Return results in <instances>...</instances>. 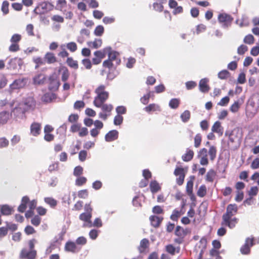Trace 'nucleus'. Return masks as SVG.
Masks as SVG:
<instances>
[{"label":"nucleus","mask_w":259,"mask_h":259,"mask_svg":"<svg viewBox=\"0 0 259 259\" xmlns=\"http://www.w3.org/2000/svg\"><path fill=\"white\" fill-rule=\"evenodd\" d=\"M27 204L28 205L29 209L33 211L36 206L37 201L36 200L30 201L28 196H24L22 198L21 203L18 208V210L20 212H24L27 208Z\"/></svg>","instance_id":"nucleus-1"},{"label":"nucleus","mask_w":259,"mask_h":259,"mask_svg":"<svg viewBox=\"0 0 259 259\" xmlns=\"http://www.w3.org/2000/svg\"><path fill=\"white\" fill-rule=\"evenodd\" d=\"M20 103L26 112L30 110H33L36 105V102L32 97H28L24 98Z\"/></svg>","instance_id":"nucleus-2"},{"label":"nucleus","mask_w":259,"mask_h":259,"mask_svg":"<svg viewBox=\"0 0 259 259\" xmlns=\"http://www.w3.org/2000/svg\"><path fill=\"white\" fill-rule=\"evenodd\" d=\"M238 222V219L236 217L228 216L227 218L225 215H223L221 225L223 226L228 227L230 229H233L236 226Z\"/></svg>","instance_id":"nucleus-3"},{"label":"nucleus","mask_w":259,"mask_h":259,"mask_svg":"<svg viewBox=\"0 0 259 259\" xmlns=\"http://www.w3.org/2000/svg\"><path fill=\"white\" fill-rule=\"evenodd\" d=\"M218 21L222 24L224 28H227L230 26L233 20V17L226 13H221L218 16Z\"/></svg>","instance_id":"nucleus-4"},{"label":"nucleus","mask_w":259,"mask_h":259,"mask_svg":"<svg viewBox=\"0 0 259 259\" xmlns=\"http://www.w3.org/2000/svg\"><path fill=\"white\" fill-rule=\"evenodd\" d=\"M54 5L50 2H44L40 3L35 8V10L37 11L38 14H45L54 9Z\"/></svg>","instance_id":"nucleus-5"},{"label":"nucleus","mask_w":259,"mask_h":259,"mask_svg":"<svg viewBox=\"0 0 259 259\" xmlns=\"http://www.w3.org/2000/svg\"><path fill=\"white\" fill-rule=\"evenodd\" d=\"M254 238L248 237L246 239L245 243L240 248L242 254H248L250 252V247L254 245Z\"/></svg>","instance_id":"nucleus-6"},{"label":"nucleus","mask_w":259,"mask_h":259,"mask_svg":"<svg viewBox=\"0 0 259 259\" xmlns=\"http://www.w3.org/2000/svg\"><path fill=\"white\" fill-rule=\"evenodd\" d=\"M65 250L68 252H71L72 253H76L79 252L81 247L78 246L76 242L69 241H67L65 245Z\"/></svg>","instance_id":"nucleus-7"},{"label":"nucleus","mask_w":259,"mask_h":259,"mask_svg":"<svg viewBox=\"0 0 259 259\" xmlns=\"http://www.w3.org/2000/svg\"><path fill=\"white\" fill-rule=\"evenodd\" d=\"M37 256V251L36 250H29L27 251L26 249L23 248L20 253L21 258L32 259L36 258Z\"/></svg>","instance_id":"nucleus-8"},{"label":"nucleus","mask_w":259,"mask_h":259,"mask_svg":"<svg viewBox=\"0 0 259 259\" xmlns=\"http://www.w3.org/2000/svg\"><path fill=\"white\" fill-rule=\"evenodd\" d=\"M96 94V96L94 98L93 104L96 107H100V106L109 98V96L99 93Z\"/></svg>","instance_id":"nucleus-9"},{"label":"nucleus","mask_w":259,"mask_h":259,"mask_svg":"<svg viewBox=\"0 0 259 259\" xmlns=\"http://www.w3.org/2000/svg\"><path fill=\"white\" fill-rule=\"evenodd\" d=\"M26 112L23 108V107L21 106V104L20 103H18L17 106H16L11 111V113L13 114V115L16 118H23L25 117V114Z\"/></svg>","instance_id":"nucleus-10"},{"label":"nucleus","mask_w":259,"mask_h":259,"mask_svg":"<svg viewBox=\"0 0 259 259\" xmlns=\"http://www.w3.org/2000/svg\"><path fill=\"white\" fill-rule=\"evenodd\" d=\"M92 217V214L90 213L88 214L85 212L81 213L79 215V219L85 223L83 225V227H92V222L91 221Z\"/></svg>","instance_id":"nucleus-11"},{"label":"nucleus","mask_w":259,"mask_h":259,"mask_svg":"<svg viewBox=\"0 0 259 259\" xmlns=\"http://www.w3.org/2000/svg\"><path fill=\"white\" fill-rule=\"evenodd\" d=\"M198 156L200 158V163L202 165H207L208 164L207 159V150L206 148H202L198 153Z\"/></svg>","instance_id":"nucleus-12"},{"label":"nucleus","mask_w":259,"mask_h":259,"mask_svg":"<svg viewBox=\"0 0 259 259\" xmlns=\"http://www.w3.org/2000/svg\"><path fill=\"white\" fill-rule=\"evenodd\" d=\"M41 129V125L40 123L33 122L30 127V134L34 137H37L40 135Z\"/></svg>","instance_id":"nucleus-13"},{"label":"nucleus","mask_w":259,"mask_h":259,"mask_svg":"<svg viewBox=\"0 0 259 259\" xmlns=\"http://www.w3.org/2000/svg\"><path fill=\"white\" fill-rule=\"evenodd\" d=\"M239 135V130L238 128H234L229 135V142L232 143L238 142L240 139Z\"/></svg>","instance_id":"nucleus-14"},{"label":"nucleus","mask_w":259,"mask_h":259,"mask_svg":"<svg viewBox=\"0 0 259 259\" xmlns=\"http://www.w3.org/2000/svg\"><path fill=\"white\" fill-rule=\"evenodd\" d=\"M238 206L236 204H229L226 208V212L223 214L225 215L226 217L234 216L238 211Z\"/></svg>","instance_id":"nucleus-15"},{"label":"nucleus","mask_w":259,"mask_h":259,"mask_svg":"<svg viewBox=\"0 0 259 259\" xmlns=\"http://www.w3.org/2000/svg\"><path fill=\"white\" fill-rule=\"evenodd\" d=\"M208 80L207 78L201 79L199 83V90L204 93H207L210 90V87L208 84Z\"/></svg>","instance_id":"nucleus-16"},{"label":"nucleus","mask_w":259,"mask_h":259,"mask_svg":"<svg viewBox=\"0 0 259 259\" xmlns=\"http://www.w3.org/2000/svg\"><path fill=\"white\" fill-rule=\"evenodd\" d=\"M211 131L217 133L219 136H222L224 133V128L221 125V123L219 121H215L211 127Z\"/></svg>","instance_id":"nucleus-17"},{"label":"nucleus","mask_w":259,"mask_h":259,"mask_svg":"<svg viewBox=\"0 0 259 259\" xmlns=\"http://www.w3.org/2000/svg\"><path fill=\"white\" fill-rule=\"evenodd\" d=\"M118 137V132L116 130H112L106 134L105 136V140L107 142H112Z\"/></svg>","instance_id":"nucleus-18"},{"label":"nucleus","mask_w":259,"mask_h":259,"mask_svg":"<svg viewBox=\"0 0 259 259\" xmlns=\"http://www.w3.org/2000/svg\"><path fill=\"white\" fill-rule=\"evenodd\" d=\"M149 241L147 238H144L141 240L140 245L138 246V250L140 253H144L149 248Z\"/></svg>","instance_id":"nucleus-19"},{"label":"nucleus","mask_w":259,"mask_h":259,"mask_svg":"<svg viewBox=\"0 0 259 259\" xmlns=\"http://www.w3.org/2000/svg\"><path fill=\"white\" fill-rule=\"evenodd\" d=\"M10 114L8 111L0 112V125L6 124L10 118Z\"/></svg>","instance_id":"nucleus-20"},{"label":"nucleus","mask_w":259,"mask_h":259,"mask_svg":"<svg viewBox=\"0 0 259 259\" xmlns=\"http://www.w3.org/2000/svg\"><path fill=\"white\" fill-rule=\"evenodd\" d=\"M25 81L24 79H16L11 84V88L13 90L18 89L24 87Z\"/></svg>","instance_id":"nucleus-21"},{"label":"nucleus","mask_w":259,"mask_h":259,"mask_svg":"<svg viewBox=\"0 0 259 259\" xmlns=\"http://www.w3.org/2000/svg\"><path fill=\"white\" fill-rule=\"evenodd\" d=\"M88 47L91 49H97L101 47L102 45V40L100 38H96L94 41L87 42Z\"/></svg>","instance_id":"nucleus-22"},{"label":"nucleus","mask_w":259,"mask_h":259,"mask_svg":"<svg viewBox=\"0 0 259 259\" xmlns=\"http://www.w3.org/2000/svg\"><path fill=\"white\" fill-rule=\"evenodd\" d=\"M188 229H184L181 226H178L175 230V235L180 238H184L188 233Z\"/></svg>","instance_id":"nucleus-23"},{"label":"nucleus","mask_w":259,"mask_h":259,"mask_svg":"<svg viewBox=\"0 0 259 259\" xmlns=\"http://www.w3.org/2000/svg\"><path fill=\"white\" fill-rule=\"evenodd\" d=\"M163 220V218L159 217L156 215H151L150 217V221L152 226L155 228H157L160 226L161 222Z\"/></svg>","instance_id":"nucleus-24"},{"label":"nucleus","mask_w":259,"mask_h":259,"mask_svg":"<svg viewBox=\"0 0 259 259\" xmlns=\"http://www.w3.org/2000/svg\"><path fill=\"white\" fill-rule=\"evenodd\" d=\"M60 83L57 79L50 77L49 78V89L51 91H56L58 90Z\"/></svg>","instance_id":"nucleus-25"},{"label":"nucleus","mask_w":259,"mask_h":259,"mask_svg":"<svg viewBox=\"0 0 259 259\" xmlns=\"http://www.w3.org/2000/svg\"><path fill=\"white\" fill-rule=\"evenodd\" d=\"M108 56V60L113 62V63L114 62H115L116 66H117L120 64V60L117 57V54L116 52L110 51V52H109Z\"/></svg>","instance_id":"nucleus-26"},{"label":"nucleus","mask_w":259,"mask_h":259,"mask_svg":"<svg viewBox=\"0 0 259 259\" xmlns=\"http://www.w3.org/2000/svg\"><path fill=\"white\" fill-rule=\"evenodd\" d=\"M56 98V96L55 94L52 93H47L42 96L41 101L45 103H50Z\"/></svg>","instance_id":"nucleus-27"},{"label":"nucleus","mask_w":259,"mask_h":259,"mask_svg":"<svg viewBox=\"0 0 259 259\" xmlns=\"http://www.w3.org/2000/svg\"><path fill=\"white\" fill-rule=\"evenodd\" d=\"M183 207L184 205H182V208L180 210L175 209L172 211V214L170 217L171 220L174 221H177L179 218L184 213V211L183 210Z\"/></svg>","instance_id":"nucleus-28"},{"label":"nucleus","mask_w":259,"mask_h":259,"mask_svg":"<svg viewBox=\"0 0 259 259\" xmlns=\"http://www.w3.org/2000/svg\"><path fill=\"white\" fill-rule=\"evenodd\" d=\"M1 213L4 215H9L14 212L13 208L8 205H3L1 207Z\"/></svg>","instance_id":"nucleus-29"},{"label":"nucleus","mask_w":259,"mask_h":259,"mask_svg":"<svg viewBox=\"0 0 259 259\" xmlns=\"http://www.w3.org/2000/svg\"><path fill=\"white\" fill-rule=\"evenodd\" d=\"M194 153L192 150L187 149L186 153L182 156V160L185 162L191 161L194 157Z\"/></svg>","instance_id":"nucleus-30"},{"label":"nucleus","mask_w":259,"mask_h":259,"mask_svg":"<svg viewBox=\"0 0 259 259\" xmlns=\"http://www.w3.org/2000/svg\"><path fill=\"white\" fill-rule=\"evenodd\" d=\"M45 60L48 64H53L57 62V58L53 53L48 52L46 54Z\"/></svg>","instance_id":"nucleus-31"},{"label":"nucleus","mask_w":259,"mask_h":259,"mask_svg":"<svg viewBox=\"0 0 259 259\" xmlns=\"http://www.w3.org/2000/svg\"><path fill=\"white\" fill-rule=\"evenodd\" d=\"M144 110L148 113H150L151 111H160L161 109L160 106L157 104L153 103L150 104L148 106L145 107L144 108Z\"/></svg>","instance_id":"nucleus-32"},{"label":"nucleus","mask_w":259,"mask_h":259,"mask_svg":"<svg viewBox=\"0 0 259 259\" xmlns=\"http://www.w3.org/2000/svg\"><path fill=\"white\" fill-rule=\"evenodd\" d=\"M150 189L152 193H155L161 190L159 183L155 180L152 181L150 183Z\"/></svg>","instance_id":"nucleus-33"},{"label":"nucleus","mask_w":259,"mask_h":259,"mask_svg":"<svg viewBox=\"0 0 259 259\" xmlns=\"http://www.w3.org/2000/svg\"><path fill=\"white\" fill-rule=\"evenodd\" d=\"M180 247L176 248L172 244H168L165 246L166 251L171 255H175L176 252L179 253L180 252Z\"/></svg>","instance_id":"nucleus-34"},{"label":"nucleus","mask_w":259,"mask_h":259,"mask_svg":"<svg viewBox=\"0 0 259 259\" xmlns=\"http://www.w3.org/2000/svg\"><path fill=\"white\" fill-rule=\"evenodd\" d=\"M217 176L216 172L212 169H209L207 172L205 180L208 182H213Z\"/></svg>","instance_id":"nucleus-35"},{"label":"nucleus","mask_w":259,"mask_h":259,"mask_svg":"<svg viewBox=\"0 0 259 259\" xmlns=\"http://www.w3.org/2000/svg\"><path fill=\"white\" fill-rule=\"evenodd\" d=\"M46 80V77L44 74L40 73L33 78V82L35 84H40L44 83Z\"/></svg>","instance_id":"nucleus-36"},{"label":"nucleus","mask_w":259,"mask_h":259,"mask_svg":"<svg viewBox=\"0 0 259 259\" xmlns=\"http://www.w3.org/2000/svg\"><path fill=\"white\" fill-rule=\"evenodd\" d=\"M67 65L71 68L77 69L78 68V62L72 57H68L66 60Z\"/></svg>","instance_id":"nucleus-37"},{"label":"nucleus","mask_w":259,"mask_h":259,"mask_svg":"<svg viewBox=\"0 0 259 259\" xmlns=\"http://www.w3.org/2000/svg\"><path fill=\"white\" fill-rule=\"evenodd\" d=\"M100 108H101L102 110L107 113L111 114V111L113 109V106L111 104H103Z\"/></svg>","instance_id":"nucleus-38"},{"label":"nucleus","mask_w":259,"mask_h":259,"mask_svg":"<svg viewBox=\"0 0 259 259\" xmlns=\"http://www.w3.org/2000/svg\"><path fill=\"white\" fill-rule=\"evenodd\" d=\"M44 200L47 204L52 208H55L58 204V201L52 197H46Z\"/></svg>","instance_id":"nucleus-39"},{"label":"nucleus","mask_w":259,"mask_h":259,"mask_svg":"<svg viewBox=\"0 0 259 259\" xmlns=\"http://www.w3.org/2000/svg\"><path fill=\"white\" fill-rule=\"evenodd\" d=\"M15 101L13 100L12 102H9L7 99L1 100L0 101V107L3 108L6 106H9L10 108H12L14 106Z\"/></svg>","instance_id":"nucleus-40"},{"label":"nucleus","mask_w":259,"mask_h":259,"mask_svg":"<svg viewBox=\"0 0 259 259\" xmlns=\"http://www.w3.org/2000/svg\"><path fill=\"white\" fill-rule=\"evenodd\" d=\"M96 94H105L109 96V93L106 91V87L105 85L101 84L98 86L95 90Z\"/></svg>","instance_id":"nucleus-41"},{"label":"nucleus","mask_w":259,"mask_h":259,"mask_svg":"<svg viewBox=\"0 0 259 259\" xmlns=\"http://www.w3.org/2000/svg\"><path fill=\"white\" fill-rule=\"evenodd\" d=\"M107 49L110 50V48H105L103 50L95 51L94 53V55H95V57H97L102 60V59L105 57L106 51Z\"/></svg>","instance_id":"nucleus-42"},{"label":"nucleus","mask_w":259,"mask_h":259,"mask_svg":"<svg viewBox=\"0 0 259 259\" xmlns=\"http://www.w3.org/2000/svg\"><path fill=\"white\" fill-rule=\"evenodd\" d=\"M207 153H208L210 159L211 161L214 160V159L216 157L217 155V149L216 148L213 146H211L210 147L208 152L207 151Z\"/></svg>","instance_id":"nucleus-43"},{"label":"nucleus","mask_w":259,"mask_h":259,"mask_svg":"<svg viewBox=\"0 0 259 259\" xmlns=\"http://www.w3.org/2000/svg\"><path fill=\"white\" fill-rule=\"evenodd\" d=\"M77 178L75 180V184L77 186H81L84 185L87 181V179L84 177H77Z\"/></svg>","instance_id":"nucleus-44"},{"label":"nucleus","mask_w":259,"mask_h":259,"mask_svg":"<svg viewBox=\"0 0 259 259\" xmlns=\"http://www.w3.org/2000/svg\"><path fill=\"white\" fill-rule=\"evenodd\" d=\"M180 103V101L179 99L174 98L170 100L169 102V106L172 109L177 108Z\"/></svg>","instance_id":"nucleus-45"},{"label":"nucleus","mask_w":259,"mask_h":259,"mask_svg":"<svg viewBox=\"0 0 259 259\" xmlns=\"http://www.w3.org/2000/svg\"><path fill=\"white\" fill-rule=\"evenodd\" d=\"M62 73L61 76V79L63 81L66 82L69 76V72L68 69L66 67H63L62 68Z\"/></svg>","instance_id":"nucleus-46"},{"label":"nucleus","mask_w":259,"mask_h":259,"mask_svg":"<svg viewBox=\"0 0 259 259\" xmlns=\"http://www.w3.org/2000/svg\"><path fill=\"white\" fill-rule=\"evenodd\" d=\"M67 6L66 0H58L57 2L56 9L62 11V9Z\"/></svg>","instance_id":"nucleus-47"},{"label":"nucleus","mask_w":259,"mask_h":259,"mask_svg":"<svg viewBox=\"0 0 259 259\" xmlns=\"http://www.w3.org/2000/svg\"><path fill=\"white\" fill-rule=\"evenodd\" d=\"M206 192L207 189L205 185H202L199 187V189L198 190L197 194L199 197H203L206 195Z\"/></svg>","instance_id":"nucleus-48"},{"label":"nucleus","mask_w":259,"mask_h":259,"mask_svg":"<svg viewBox=\"0 0 259 259\" xmlns=\"http://www.w3.org/2000/svg\"><path fill=\"white\" fill-rule=\"evenodd\" d=\"M190 112L189 110H185L181 115V118L184 122H187L190 118Z\"/></svg>","instance_id":"nucleus-49"},{"label":"nucleus","mask_w":259,"mask_h":259,"mask_svg":"<svg viewBox=\"0 0 259 259\" xmlns=\"http://www.w3.org/2000/svg\"><path fill=\"white\" fill-rule=\"evenodd\" d=\"M230 74L227 70H223L218 73V77L221 79H226L230 77Z\"/></svg>","instance_id":"nucleus-50"},{"label":"nucleus","mask_w":259,"mask_h":259,"mask_svg":"<svg viewBox=\"0 0 259 259\" xmlns=\"http://www.w3.org/2000/svg\"><path fill=\"white\" fill-rule=\"evenodd\" d=\"M9 3L7 1H5L3 2L1 10L4 14H8L9 12Z\"/></svg>","instance_id":"nucleus-51"},{"label":"nucleus","mask_w":259,"mask_h":259,"mask_svg":"<svg viewBox=\"0 0 259 259\" xmlns=\"http://www.w3.org/2000/svg\"><path fill=\"white\" fill-rule=\"evenodd\" d=\"M33 61L35 64V69L38 68L40 66L43 65L45 64L44 60L41 57L34 58H33Z\"/></svg>","instance_id":"nucleus-52"},{"label":"nucleus","mask_w":259,"mask_h":259,"mask_svg":"<svg viewBox=\"0 0 259 259\" xmlns=\"http://www.w3.org/2000/svg\"><path fill=\"white\" fill-rule=\"evenodd\" d=\"M243 42L248 45H252L254 42V38L252 34H248L244 37Z\"/></svg>","instance_id":"nucleus-53"},{"label":"nucleus","mask_w":259,"mask_h":259,"mask_svg":"<svg viewBox=\"0 0 259 259\" xmlns=\"http://www.w3.org/2000/svg\"><path fill=\"white\" fill-rule=\"evenodd\" d=\"M81 127V124L79 123H75L71 125L70 128V131L71 133H74L78 132Z\"/></svg>","instance_id":"nucleus-54"},{"label":"nucleus","mask_w":259,"mask_h":259,"mask_svg":"<svg viewBox=\"0 0 259 259\" xmlns=\"http://www.w3.org/2000/svg\"><path fill=\"white\" fill-rule=\"evenodd\" d=\"M21 39V35L19 34L16 33L12 36L10 41L11 43L19 44Z\"/></svg>","instance_id":"nucleus-55"},{"label":"nucleus","mask_w":259,"mask_h":259,"mask_svg":"<svg viewBox=\"0 0 259 259\" xmlns=\"http://www.w3.org/2000/svg\"><path fill=\"white\" fill-rule=\"evenodd\" d=\"M103 66L104 67L108 68V69H111L113 68H115L117 66H116L115 64H114L113 62L107 59L103 62Z\"/></svg>","instance_id":"nucleus-56"},{"label":"nucleus","mask_w":259,"mask_h":259,"mask_svg":"<svg viewBox=\"0 0 259 259\" xmlns=\"http://www.w3.org/2000/svg\"><path fill=\"white\" fill-rule=\"evenodd\" d=\"M66 47L71 52H75L77 49V46L75 42H70L66 44Z\"/></svg>","instance_id":"nucleus-57"},{"label":"nucleus","mask_w":259,"mask_h":259,"mask_svg":"<svg viewBox=\"0 0 259 259\" xmlns=\"http://www.w3.org/2000/svg\"><path fill=\"white\" fill-rule=\"evenodd\" d=\"M79 119V116L77 114H70L68 118V121L72 123H77V121Z\"/></svg>","instance_id":"nucleus-58"},{"label":"nucleus","mask_w":259,"mask_h":259,"mask_svg":"<svg viewBox=\"0 0 259 259\" xmlns=\"http://www.w3.org/2000/svg\"><path fill=\"white\" fill-rule=\"evenodd\" d=\"M194 177H193L192 180L188 181L187 183L186 189L187 193L189 194L192 193L193 186V180Z\"/></svg>","instance_id":"nucleus-59"},{"label":"nucleus","mask_w":259,"mask_h":259,"mask_svg":"<svg viewBox=\"0 0 259 259\" xmlns=\"http://www.w3.org/2000/svg\"><path fill=\"white\" fill-rule=\"evenodd\" d=\"M83 169L81 166H76L73 170V175L75 177L80 176L83 174Z\"/></svg>","instance_id":"nucleus-60"},{"label":"nucleus","mask_w":259,"mask_h":259,"mask_svg":"<svg viewBox=\"0 0 259 259\" xmlns=\"http://www.w3.org/2000/svg\"><path fill=\"white\" fill-rule=\"evenodd\" d=\"M202 141V137L200 134H197L194 137V146L198 148L200 146Z\"/></svg>","instance_id":"nucleus-61"},{"label":"nucleus","mask_w":259,"mask_h":259,"mask_svg":"<svg viewBox=\"0 0 259 259\" xmlns=\"http://www.w3.org/2000/svg\"><path fill=\"white\" fill-rule=\"evenodd\" d=\"M104 31V28L102 25L97 26L95 30L94 34L96 36H101Z\"/></svg>","instance_id":"nucleus-62"},{"label":"nucleus","mask_w":259,"mask_h":259,"mask_svg":"<svg viewBox=\"0 0 259 259\" xmlns=\"http://www.w3.org/2000/svg\"><path fill=\"white\" fill-rule=\"evenodd\" d=\"M31 223L34 226H38L41 223V218L38 215H35L31 219Z\"/></svg>","instance_id":"nucleus-63"},{"label":"nucleus","mask_w":259,"mask_h":259,"mask_svg":"<svg viewBox=\"0 0 259 259\" xmlns=\"http://www.w3.org/2000/svg\"><path fill=\"white\" fill-rule=\"evenodd\" d=\"M84 106L85 103L83 101H77L74 103L73 105L74 108L76 110L83 108Z\"/></svg>","instance_id":"nucleus-64"}]
</instances>
